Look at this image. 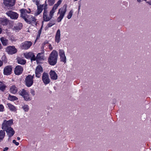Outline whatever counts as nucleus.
<instances>
[{"instance_id":"f257e3e1","label":"nucleus","mask_w":151,"mask_h":151,"mask_svg":"<svg viewBox=\"0 0 151 151\" xmlns=\"http://www.w3.org/2000/svg\"><path fill=\"white\" fill-rule=\"evenodd\" d=\"M58 53L56 51L53 50L50 55L48 59V62L51 65H55L57 62Z\"/></svg>"},{"instance_id":"f03ea898","label":"nucleus","mask_w":151,"mask_h":151,"mask_svg":"<svg viewBox=\"0 0 151 151\" xmlns=\"http://www.w3.org/2000/svg\"><path fill=\"white\" fill-rule=\"evenodd\" d=\"M66 5H64L62 7L59 9L58 14H60V15L57 19L58 22H60L63 19L66 11Z\"/></svg>"},{"instance_id":"7ed1b4c3","label":"nucleus","mask_w":151,"mask_h":151,"mask_svg":"<svg viewBox=\"0 0 151 151\" xmlns=\"http://www.w3.org/2000/svg\"><path fill=\"white\" fill-rule=\"evenodd\" d=\"M13 124L12 119H10L8 121L4 120L2 124L1 128L2 129L5 130L11 127V126Z\"/></svg>"},{"instance_id":"20e7f679","label":"nucleus","mask_w":151,"mask_h":151,"mask_svg":"<svg viewBox=\"0 0 151 151\" xmlns=\"http://www.w3.org/2000/svg\"><path fill=\"white\" fill-rule=\"evenodd\" d=\"M46 1L45 4H40L37 7V10L35 13L34 15L35 16H37L39 15L42 12L43 10L45 9H47V4H46Z\"/></svg>"},{"instance_id":"39448f33","label":"nucleus","mask_w":151,"mask_h":151,"mask_svg":"<svg viewBox=\"0 0 151 151\" xmlns=\"http://www.w3.org/2000/svg\"><path fill=\"white\" fill-rule=\"evenodd\" d=\"M34 75H33L32 76L30 75H29L25 78V84L28 87L31 86L33 84Z\"/></svg>"},{"instance_id":"423d86ee","label":"nucleus","mask_w":151,"mask_h":151,"mask_svg":"<svg viewBox=\"0 0 151 151\" xmlns=\"http://www.w3.org/2000/svg\"><path fill=\"white\" fill-rule=\"evenodd\" d=\"M19 92V94L23 97L25 100L29 101L30 100L28 92L24 89L20 91Z\"/></svg>"},{"instance_id":"0eeeda50","label":"nucleus","mask_w":151,"mask_h":151,"mask_svg":"<svg viewBox=\"0 0 151 151\" xmlns=\"http://www.w3.org/2000/svg\"><path fill=\"white\" fill-rule=\"evenodd\" d=\"M29 10V11H28L27 10L25 9H22L20 10V11L21 13L20 16L23 18L25 21L29 15H28L27 14V13L29 14L30 12V11Z\"/></svg>"},{"instance_id":"6e6552de","label":"nucleus","mask_w":151,"mask_h":151,"mask_svg":"<svg viewBox=\"0 0 151 151\" xmlns=\"http://www.w3.org/2000/svg\"><path fill=\"white\" fill-rule=\"evenodd\" d=\"M42 79L43 83L45 85L49 84L50 82L48 74L45 72H44L42 74Z\"/></svg>"},{"instance_id":"1a4fd4ad","label":"nucleus","mask_w":151,"mask_h":151,"mask_svg":"<svg viewBox=\"0 0 151 151\" xmlns=\"http://www.w3.org/2000/svg\"><path fill=\"white\" fill-rule=\"evenodd\" d=\"M15 0H4V5L8 9H10L15 4Z\"/></svg>"},{"instance_id":"9d476101","label":"nucleus","mask_w":151,"mask_h":151,"mask_svg":"<svg viewBox=\"0 0 151 151\" xmlns=\"http://www.w3.org/2000/svg\"><path fill=\"white\" fill-rule=\"evenodd\" d=\"M32 45V42H31L25 41L22 43L20 46L22 49L27 50Z\"/></svg>"},{"instance_id":"9b49d317","label":"nucleus","mask_w":151,"mask_h":151,"mask_svg":"<svg viewBox=\"0 0 151 151\" xmlns=\"http://www.w3.org/2000/svg\"><path fill=\"white\" fill-rule=\"evenodd\" d=\"M6 50V52L9 55L14 54L17 52V50L14 46H8Z\"/></svg>"},{"instance_id":"f8f14e48","label":"nucleus","mask_w":151,"mask_h":151,"mask_svg":"<svg viewBox=\"0 0 151 151\" xmlns=\"http://www.w3.org/2000/svg\"><path fill=\"white\" fill-rule=\"evenodd\" d=\"M36 20L37 19H35V17L30 15L26 19L25 21L29 24H31L33 25H36L37 24Z\"/></svg>"},{"instance_id":"ddd939ff","label":"nucleus","mask_w":151,"mask_h":151,"mask_svg":"<svg viewBox=\"0 0 151 151\" xmlns=\"http://www.w3.org/2000/svg\"><path fill=\"white\" fill-rule=\"evenodd\" d=\"M6 14L12 19H16L18 17L19 15L17 13L11 11L7 12Z\"/></svg>"},{"instance_id":"4468645a","label":"nucleus","mask_w":151,"mask_h":151,"mask_svg":"<svg viewBox=\"0 0 151 151\" xmlns=\"http://www.w3.org/2000/svg\"><path fill=\"white\" fill-rule=\"evenodd\" d=\"M52 17L50 14L48 15L47 9H45L43 14V20L45 22H47L50 21Z\"/></svg>"},{"instance_id":"2eb2a0df","label":"nucleus","mask_w":151,"mask_h":151,"mask_svg":"<svg viewBox=\"0 0 151 151\" xmlns=\"http://www.w3.org/2000/svg\"><path fill=\"white\" fill-rule=\"evenodd\" d=\"M43 72V69L41 65H38L37 67L35 72V76L37 78H40L41 73Z\"/></svg>"},{"instance_id":"dca6fc26","label":"nucleus","mask_w":151,"mask_h":151,"mask_svg":"<svg viewBox=\"0 0 151 151\" xmlns=\"http://www.w3.org/2000/svg\"><path fill=\"white\" fill-rule=\"evenodd\" d=\"M59 55L60 57V61L65 63L66 62V57L65 55L64 50H60Z\"/></svg>"},{"instance_id":"f3484780","label":"nucleus","mask_w":151,"mask_h":151,"mask_svg":"<svg viewBox=\"0 0 151 151\" xmlns=\"http://www.w3.org/2000/svg\"><path fill=\"white\" fill-rule=\"evenodd\" d=\"M12 68L11 65L6 66L4 70V74L5 75H8L11 73Z\"/></svg>"},{"instance_id":"a211bd4d","label":"nucleus","mask_w":151,"mask_h":151,"mask_svg":"<svg viewBox=\"0 0 151 151\" xmlns=\"http://www.w3.org/2000/svg\"><path fill=\"white\" fill-rule=\"evenodd\" d=\"M5 131L6 132L7 135L9 137V139L13 136L15 133V131L12 127L10 128Z\"/></svg>"},{"instance_id":"6ab92c4d","label":"nucleus","mask_w":151,"mask_h":151,"mask_svg":"<svg viewBox=\"0 0 151 151\" xmlns=\"http://www.w3.org/2000/svg\"><path fill=\"white\" fill-rule=\"evenodd\" d=\"M23 70V68L22 66L18 65L15 68V73L16 75H19L22 73Z\"/></svg>"},{"instance_id":"aec40b11","label":"nucleus","mask_w":151,"mask_h":151,"mask_svg":"<svg viewBox=\"0 0 151 151\" xmlns=\"http://www.w3.org/2000/svg\"><path fill=\"white\" fill-rule=\"evenodd\" d=\"M49 74L51 79L56 80L58 79V75L54 71L52 70H50L49 73Z\"/></svg>"},{"instance_id":"412c9836","label":"nucleus","mask_w":151,"mask_h":151,"mask_svg":"<svg viewBox=\"0 0 151 151\" xmlns=\"http://www.w3.org/2000/svg\"><path fill=\"white\" fill-rule=\"evenodd\" d=\"M60 31L59 29L58 30L55 37V40L56 42L58 43L60 40Z\"/></svg>"},{"instance_id":"4be33fe9","label":"nucleus","mask_w":151,"mask_h":151,"mask_svg":"<svg viewBox=\"0 0 151 151\" xmlns=\"http://www.w3.org/2000/svg\"><path fill=\"white\" fill-rule=\"evenodd\" d=\"M0 40L4 46H6L9 44V41L6 38L2 37L0 38Z\"/></svg>"},{"instance_id":"5701e85b","label":"nucleus","mask_w":151,"mask_h":151,"mask_svg":"<svg viewBox=\"0 0 151 151\" xmlns=\"http://www.w3.org/2000/svg\"><path fill=\"white\" fill-rule=\"evenodd\" d=\"M8 20L6 18H0V24L3 25H6L8 23Z\"/></svg>"},{"instance_id":"b1692460","label":"nucleus","mask_w":151,"mask_h":151,"mask_svg":"<svg viewBox=\"0 0 151 151\" xmlns=\"http://www.w3.org/2000/svg\"><path fill=\"white\" fill-rule=\"evenodd\" d=\"M10 92L13 94L16 93L17 91V88L15 85H13L10 87Z\"/></svg>"},{"instance_id":"393cba45","label":"nucleus","mask_w":151,"mask_h":151,"mask_svg":"<svg viewBox=\"0 0 151 151\" xmlns=\"http://www.w3.org/2000/svg\"><path fill=\"white\" fill-rule=\"evenodd\" d=\"M5 131L4 130H0V142L3 140L5 136Z\"/></svg>"},{"instance_id":"a878e982","label":"nucleus","mask_w":151,"mask_h":151,"mask_svg":"<svg viewBox=\"0 0 151 151\" xmlns=\"http://www.w3.org/2000/svg\"><path fill=\"white\" fill-rule=\"evenodd\" d=\"M7 105L9 109L13 111H17L16 108L12 104L9 103L7 104Z\"/></svg>"},{"instance_id":"bb28decb","label":"nucleus","mask_w":151,"mask_h":151,"mask_svg":"<svg viewBox=\"0 0 151 151\" xmlns=\"http://www.w3.org/2000/svg\"><path fill=\"white\" fill-rule=\"evenodd\" d=\"M43 52L38 53L36 56V59L37 60H43Z\"/></svg>"},{"instance_id":"cd10ccee","label":"nucleus","mask_w":151,"mask_h":151,"mask_svg":"<svg viewBox=\"0 0 151 151\" xmlns=\"http://www.w3.org/2000/svg\"><path fill=\"white\" fill-rule=\"evenodd\" d=\"M17 61L18 63L21 65H24L26 63L25 60L20 58H17Z\"/></svg>"},{"instance_id":"c85d7f7f","label":"nucleus","mask_w":151,"mask_h":151,"mask_svg":"<svg viewBox=\"0 0 151 151\" xmlns=\"http://www.w3.org/2000/svg\"><path fill=\"white\" fill-rule=\"evenodd\" d=\"M8 100L11 101H14L18 99V98L14 96H12L9 94L8 98Z\"/></svg>"},{"instance_id":"c756f323","label":"nucleus","mask_w":151,"mask_h":151,"mask_svg":"<svg viewBox=\"0 0 151 151\" xmlns=\"http://www.w3.org/2000/svg\"><path fill=\"white\" fill-rule=\"evenodd\" d=\"M57 8L54 6L52 10L50 11L49 14H50V16H51L52 17L53 16L54 13L55 12Z\"/></svg>"},{"instance_id":"7c9ffc66","label":"nucleus","mask_w":151,"mask_h":151,"mask_svg":"<svg viewBox=\"0 0 151 151\" xmlns=\"http://www.w3.org/2000/svg\"><path fill=\"white\" fill-rule=\"evenodd\" d=\"M57 8L54 6L52 10L50 11L49 14H50V16H51L52 17L53 16L54 13L55 12Z\"/></svg>"},{"instance_id":"2f4dec72","label":"nucleus","mask_w":151,"mask_h":151,"mask_svg":"<svg viewBox=\"0 0 151 151\" xmlns=\"http://www.w3.org/2000/svg\"><path fill=\"white\" fill-rule=\"evenodd\" d=\"M24 55L25 58L27 59L31 58L32 56H33V53L31 52L25 53L24 54Z\"/></svg>"},{"instance_id":"473e14b6","label":"nucleus","mask_w":151,"mask_h":151,"mask_svg":"<svg viewBox=\"0 0 151 151\" xmlns=\"http://www.w3.org/2000/svg\"><path fill=\"white\" fill-rule=\"evenodd\" d=\"M6 86L2 82H0V90L4 91L5 89Z\"/></svg>"},{"instance_id":"72a5a7b5","label":"nucleus","mask_w":151,"mask_h":151,"mask_svg":"<svg viewBox=\"0 0 151 151\" xmlns=\"http://www.w3.org/2000/svg\"><path fill=\"white\" fill-rule=\"evenodd\" d=\"M22 25L21 23H19L16 26H14V28L16 30H19L21 29L22 27Z\"/></svg>"},{"instance_id":"f704fd0d","label":"nucleus","mask_w":151,"mask_h":151,"mask_svg":"<svg viewBox=\"0 0 151 151\" xmlns=\"http://www.w3.org/2000/svg\"><path fill=\"white\" fill-rule=\"evenodd\" d=\"M22 108L25 111L27 112L28 111L29 109V106L27 105H24L22 106Z\"/></svg>"},{"instance_id":"c9c22d12","label":"nucleus","mask_w":151,"mask_h":151,"mask_svg":"<svg viewBox=\"0 0 151 151\" xmlns=\"http://www.w3.org/2000/svg\"><path fill=\"white\" fill-rule=\"evenodd\" d=\"M55 0H48L47 2L49 5H52L55 3Z\"/></svg>"},{"instance_id":"e433bc0d","label":"nucleus","mask_w":151,"mask_h":151,"mask_svg":"<svg viewBox=\"0 0 151 151\" xmlns=\"http://www.w3.org/2000/svg\"><path fill=\"white\" fill-rule=\"evenodd\" d=\"M55 24V23L54 21L50 22L49 23L47 24V26L48 27H50Z\"/></svg>"},{"instance_id":"4c0bfd02","label":"nucleus","mask_w":151,"mask_h":151,"mask_svg":"<svg viewBox=\"0 0 151 151\" xmlns=\"http://www.w3.org/2000/svg\"><path fill=\"white\" fill-rule=\"evenodd\" d=\"M62 2V0H59L58 1L56 4L54 5V6L58 8V6L61 4Z\"/></svg>"},{"instance_id":"58836bf2","label":"nucleus","mask_w":151,"mask_h":151,"mask_svg":"<svg viewBox=\"0 0 151 151\" xmlns=\"http://www.w3.org/2000/svg\"><path fill=\"white\" fill-rule=\"evenodd\" d=\"M73 13V12L71 10L70 11V12H69V14L67 16V17L68 19H70L71 18V17Z\"/></svg>"},{"instance_id":"ea45409f","label":"nucleus","mask_w":151,"mask_h":151,"mask_svg":"<svg viewBox=\"0 0 151 151\" xmlns=\"http://www.w3.org/2000/svg\"><path fill=\"white\" fill-rule=\"evenodd\" d=\"M4 107L2 104H0V111L3 112L4 111Z\"/></svg>"},{"instance_id":"a19ab883","label":"nucleus","mask_w":151,"mask_h":151,"mask_svg":"<svg viewBox=\"0 0 151 151\" xmlns=\"http://www.w3.org/2000/svg\"><path fill=\"white\" fill-rule=\"evenodd\" d=\"M36 59V58L35 55H34V53H33V56H32V57H31L30 59L31 61L32 60H35Z\"/></svg>"},{"instance_id":"79ce46f5","label":"nucleus","mask_w":151,"mask_h":151,"mask_svg":"<svg viewBox=\"0 0 151 151\" xmlns=\"http://www.w3.org/2000/svg\"><path fill=\"white\" fill-rule=\"evenodd\" d=\"M30 93L33 96H34L35 95V91L34 90L31 89L30 91Z\"/></svg>"},{"instance_id":"37998d69","label":"nucleus","mask_w":151,"mask_h":151,"mask_svg":"<svg viewBox=\"0 0 151 151\" xmlns=\"http://www.w3.org/2000/svg\"><path fill=\"white\" fill-rule=\"evenodd\" d=\"M12 142L17 146H18L19 145V143L17 142L15 140H13Z\"/></svg>"},{"instance_id":"c03bdc74","label":"nucleus","mask_w":151,"mask_h":151,"mask_svg":"<svg viewBox=\"0 0 151 151\" xmlns=\"http://www.w3.org/2000/svg\"><path fill=\"white\" fill-rule=\"evenodd\" d=\"M39 0H36V5L37 6H37H39L40 5L39 4V3L38 2V1H39Z\"/></svg>"},{"instance_id":"a18cd8bd","label":"nucleus","mask_w":151,"mask_h":151,"mask_svg":"<svg viewBox=\"0 0 151 151\" xmlns=\"http://www.w3.org/2000/svg\"><path fill=\"white\" fill-rule=\"evenodd\" d=\"M49 48L50 50H52V49L53 48H52V46L51 45L49 44Z\"/></svg>"},{"instance_id":"49530a36","label":"nucleus","mask_w":151,"mask_h":151,"mask_svg":"<svg viewBox=\"0 0 151 151\" xmlns=\"http://www.w3.org/2000/svg\"><path fill=\"white\" fill-rule=\"evenodd\" d=\"M3 64V62L0 60V67Z\"/></svg>"},{"instance_id":"de8ad7c7","label":"nucleus","mask_w":151,"mask_h":151,"mask_svg":"<svg viewBox=\"0 0 151 151\" xmlns=\"http://www.w3.org/2000/svg\"><path fill=\"white\" fill-rule=\"evenodd\" d=\"M41 29L38 31V32L39 35V37H40V34L41 33Z\"/></svg>"},{"instance_id":"09e8293b","label":"nucleus","mask_w":151,"mask_h":151,"mask_svg":"<svg viewBox=\"0 0 151 151\" xmlns=\"http://www.w3.org/2000/svg\"><path fill=\"white\" fill-rule=\"evenodd\" d=\"M148 4H149L150 5H151V1H148L146 2Z\"/></svg>"},{"instance_id":"8fccbe9b","label":"nucleus","mask_w":151,"mask_h":151,"mask_svg":"<svg viewBox=\"0 0 151 151\" xmlns=\"http://www.w3.org/2000/svg\"><path fill=\"white\" fill-rule=\"evenodd\" d=\"M48 43V42L47 41L45 42L42 45H45V44H47Z\"/></svg>"},{"instance_id":"3c124183","label":"nucleus","mask_w":151,"mask_h":151,"mask_svg":"<svg viewBox=\"0 0 151 151\" xmlns=\"http://www.w3.org/2000/svg\"><path fill=\"white\" fill-rule=\"evenodd\" d=\"M8 149V147H6L5 148V149H4V150H6H6H7Z\"/></svg>"},{"instance_id":"603ef678","label":"nucleus","mask_w":151,"mask_h":151,"mask_svg":"<svg viewBox=\"0 0 151 151\" xmlns=\"http://www.w3.org/2000/svg\"><path fill=\"white\" fill-rule=\"evenodd\" d=\"M2 30L1 28L0 27V34H1L2 32Z\"/></svg>"},{"instance_id":"864d4df0","label":"nucleus","mask_w":151,"mask_h":151,"mask_svg":"<svg viewBox=\"0 0 151 151\" xmlns=\"http://www.w3.org/2000/svg\"><path fill=\"white\" fill-rule=\"evenodd\" d=\"M137 2H140L142 1V0H137Z\"/></svg>"},{"instance_id":"5fc2aeb1","label":"nucleus","mask_w":151,"mask_h":151,"mask_svg":"<svg viewBox=\"0 0 151 151\" xmlns=\"http://www.w3.org/2000/svg\"><path fill=\"white\" fill-rule=\"evenodd\" d=\"M80 6L81 5H79L78 6V10H79L80 9Z\"/></svg>"},{"instance_id":"6e6d98bb","label":"nucleus","mask_w":151,"mask_h":151,"mask_svg":"<svg viewBox=\"0 0 151 151\" xmlns=\"http://www.w3.org/2000/svg\"><path fill=\"white\" fill-rule=\"evenodd\" d=\"M17 138L18 140H19L20 139V138L19 137H18Z\"/></svg>"},{"instance_id":"4d7b16f0","label":"nucleus","mask_w":151,"mask_h":151,"mask_svg":"<svg viewBox=\"0 0 151 151\" xmlns=\"http://www.w3.org/2000/svg\"><path fill=\"white\" fill-rule=\"evenodd\" d=\"M3 151H6V150H3Z\"/></svg>"},{"instance_id":"13d9d810","label":"nucleus","mask_w":151,"mask_h":151,"mask_svg":"<svg viewBox=\"0 0 151 151\" xmlns=\"http://www.w3.org/2000/svg\"><path fill=\"white\" fill-rule=\"evenodd\" d=\"M74 1H76V0H74Z\"/></svg>"}]
</instances>
